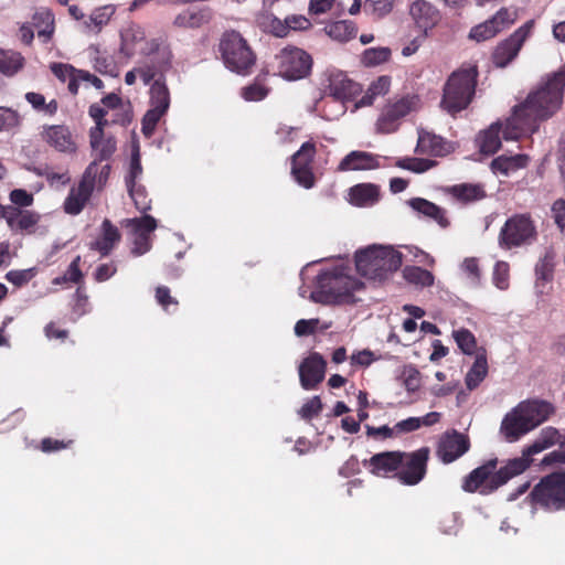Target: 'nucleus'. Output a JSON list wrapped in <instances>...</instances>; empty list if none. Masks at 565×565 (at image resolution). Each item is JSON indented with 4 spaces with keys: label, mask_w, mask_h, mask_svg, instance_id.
Masks as SVG:
<instances>
[{
    "label": "nucleus",
    "mask_w": 565,
    "mask_h": 565,
    "mask_svg": "<svg viewBox=\"0 0 565 565\" xmlns=\"http://www.w3.org/2000/svg\"><path fill=\"white\" fill-rule=\"evenodd\" d=\"M564 94L565 64L558 71L545 75L524 100L512 108L503 129V138L518 140L539 131L542 122L553 118L562 109Z\"/></svg>",
    "instance_id": "1"
},
{
    "label": "nucleus",
    "mask_w": 565,
    "mask_h": 565,
    "mask_svg": "<svg viewBox=\"0 0 565 565\" xmlns=\"http://www.w3.org/2000/svg\"><path fill=\"white\" fill-rule=\"evenodd\" d=\"M497 466L498 459L493 458L473 469L465 478L462 489L469 493L490 494L527 469L525 459H510L505 466L498 470Z\"/></svg>",
    "instance_id": "2"
},
{
    "label": "nucleus",
    "mask_w": 565,
    "mask_h": 565,
    "mask_svg": "<svg viewBox=\"0 0 565 565\" xmlns=\"http://www.w3.org/2000/svg\"><path fill=\"white\" fill-rule=\"evenodd\" d=\"M479 71L472 63H463L447 78L440 107L451 116L468 108L476 95Z\"/></svg>",
    "instance_id": "3"
},
{
    "label": "nucleus",
    "mask_w": 565,
    "mask_h": 565,
    "mask_svg": "<svg viewBox=\"0 0 565 565\" xmlns=\"http://www.w3.org/2000/svg\"><path fill=\"white\" fill-rule=\"evenodd\" d=\"M403 254L393 246L372 244L355 250V271L374 281H383L397 271Z\"/></svg>",
    "instance_id": "4"
},
{
    "label": "nucleus",
    "mask_w": 565,
    "mask_h": 565,
    "mask_svg": "<svg viewBox=\"0 0 565 565\" xmlns=\"http://www.w3.org/2000/svg\"><path fill=\"white\" fill-rule=\"evenodd\" d=\"M215 53L228 71L242 76L253 72L257 60L248 41L234 29L225 30L221 34Z\"/></svg>",
    "instance_id": "5"
},
{
    "label": "nucleus",
    "mask_w": 565,
    "mask_h": 565,
    "mask_svg": "<svg viewBox=\"0 0 565 565\" xmlns=\"http://www.w3.org/2000/svg\"><path fill=\"white\" fill-rule=\"evenodd\" d=\"M353 277L351 268L337 265L321 270L317 276V288L311 298L321 303H341L352 301Z\"/></svg>",
    "instance_id": "6"
},
{
    "label": "nucleus",
    "mask_w": 565,
    "mask_h": 565,
    "mask_svg": "<svg viewBox=\"0 0 565 565\" xmlns=\"http://www.w3.org/2000/svg\"><path fill=\"white\" fill-rule=\"evenodd\" d=\"M111 171L110 164H100L92 161L85 169L78 184L71 188L63 209L66 214L78 215L92 198L95 189L103 190L108 182Z\"/></svg>",
    "instance_id": "7"
},
{
    "label": "nucleus",
    "mask_w": 565,
    "mask_h": 565,
    "mask_svg": "<svg viewBox=\"0 0 565 565\" xmlns=\"http://www.w3.org/2000/svg\"><path fill=\"white\" fill-rule=\"evenodd\" d=\"M532 503L546 511L565 510V471L543 477L532 489Z\"/></svg>",
    "instance_id": "8"
},
{
    "label": "nucleus",
    "mask_w": 565,
    "mask_h": 565,
    "mask_svg": "<svg viewBox=\"0 0 565 565\" xmlns=\"http://www.w3.org/2000/svg\"><path fill=\"white\" fill-rule=\"evenodd\" d=\"M537 231L534 221L527 213L514 214L509 217L499 233V245L510 249L531 244L536 239Z\"/></svg>",
    "instance_id": "9"
},
{
    "label": "nucleus",
    "mask_w": 565,
    "mask_h": 565,
    "mask_svg": "<svg viewBox=\"0 0 565 565\" xmlns=\"http://www.w3.org/2000/svg\"><path fill=\"white\" fill-rule=\"evenodd\" d=\"M170 107V92L166 79L157 78L150 86V109L141 121V131L146 137H151L159 120Z\"/></svg>",
    "instance_id": "10"
},
{
    "label": "nucleus",
    "mask_w": 565,
    "mask_h": 565,
    "mask_svg": "<svg viewBox=\"0 0 565 565\" xmlns=\"http://www.w3.org/2000/svg\"><path fill=\"white\" fill-rule=\"evenodd\" d=\"M430 456L428 447H422L415 451H402V462L396 472V479L404 486L418 484L427 473V466Z\"/></svg>",
    "instance_id": "11"
},
{
    "label": "nucleus",
    "mask_w": 565,
    "mask_h": 565,
    "mask_svg": "<svg viewBox=\"0 0 565 565\" xmlns=\"http://www.w3.org/2000/svg\"><path fill=\"white\" fill-rule=\"evenodd\" d=\"M417 102L418 97L415 95H406L397 99H390L377 118V131L382 134L396 131L401 120L416 108Z\"/></svg>",
    "instance_id": "12"
},
{
    "label": "nucleus",
    "mask_w": 565,
    "mask_h": 565,
    "mask_svg": "<svg viewBox=\"0 0 565 565\" xmlns=\"http://www.w3.org/2000/svg\"><path fill=\"white\" fill-rule=\"evenodd\" d=\"M533 28L534 20H529L509 38L498 43L491 55L494 66L500 68L508 66L518 56L524 42L531 35Z\"/></svg>",
    "instance_id": "13"
},
{
    "label": "nucleus",
    "mask_w": 565,
    "mask_h": 565,
    "mask_svg": "<svg viewBox=\"0 0 565 565\" xmlns=\"http://www.w3.org/2000/svg\"><path fill=\"white\" fill-rule=\"evenodd\" d=\"M278 73L284 78L296 81L309 75L312 66L311 56L301 49L286 47L277 55Z\"/></svg>",
    "instance_id": "14"
},
{
    "label": "nucleus",
    "mask_w": 565,
    "mask_h": 565,
    "mask_svg": "<svg viewBox=\"0 0 565 565\" xmlns=\"http://www.w3.org/2000/svg\"><path fill=\"white\" fill-rule=\"evenodd\" d=\"M39 136L42 142L57 152L65 154L77 152V138L65 124L43 125Z\"/></svg>",
    "instance_id": "15"
},
{
    "label": "nucleus",
    "mask_w": 565,
    "mask_h": 565,
    "mask_svg": "<svg viewBox=\"0 0 565 565\" xmlns=\"http://www.w3.org/2000/svg\"><path fill=\"white\" fill-rule=\"evenodd\" d=\"M115 12L116 8L113 4L95 8L89 15H86L76 4L68 7L70 15L81 23L79 28L85 34H98L109 23Z\"/></svg>",
    "instance_id": "16"
},
{
    "label": "nucleus",
    "mask_w": 565,
    "mask_h": 565,
    "mask_svg": "<svg viewBox=\"0 0 565 565\" xmlns=\"http://www.w3.org/2000/svg\"><path fill=\"white\" fill-rule=\"evenodd\" d=\"M516 20V12L501 8L487 21L475 25L469 32V39L482 42L494 38L501 31L510 28Z\"/></svg>",
    "instance_id": "17"
},
{
    "label": "nucleus",
    "mask_w": 565,
    "mask_h": 565,
    "mask_svg": "<svg viewBox=\"0 0 565 565\" xmlns=\"http://www.w3.org/2000/svg\"><path fill=\"white\" fill-rule=\"evenodd\" d=\"M469 448L470 440L468 436L454 429L440 437L437 456L444 463H450L465 455Z\"/></svg>",
    "instance_id": "18"
},
{
    "label": "nucleus",
    "mask_w": 565,
    "mask_h": 565,
    "mask_svg": "<svg viewBox=\"0 0 565 565\" xmlns=\"http://www.w3.org/2000/svg\"><path fill=\"white\" fill-rule=\"evenodd\" d=\"M172 66V54L169 50H158L153 55L149 56L147 61L137 66L138 76L142 79L145 85H149L152 81L158 78L166 79L167 73Z\"/></svg>",
    "instance_id": "19"
},
{
    "label": "nucleus",
    "mask_w": 565,
    "mask_h": 565,
    "mask_svg": "<svg viewBox=\"0 0 565 565\" xmlns=\"http://www.w3.org/2000/svg\"><path fill=\"white\" fill-rule=\"evenodd\" d=\"M327 362L318 352L310 353L299 365L300 384L305 390H315L324 380Z\"/></svg>",
    "instance_id": "20"
},
{
    "label": "nucleus",
    "mask_w": 565,
    "mask_h": 565,
    "mask_svg": "<svg viewBox=\"0 0 565 565\" xmlns=\"http://www.w3.org/2000/svg\"><path fill=\"white\" fill-rule=\"evenodd\" d=\"M533 430L524 415L519 411L518 405L512 408L502 419L500 433L509 443L519 440L522 436Z\"/></svg>",
    "instance_id": "21"
},
{
    "label": "nucleus",
    "mask_w": 565,
    "mask_h": 565,
    "mask_svg": "<svg viewBox=\"0 0 565 565\" xmlns=\"http://www.w3.org/2000/svg\"><path fill=\"white\" fill-rule=\"evenodd\" d=\"M518 407L532 429L547 420L555 412L554 406L550 402L537 398L520 402Z\"/></svg>",
    "instance_id": "22"
},
{
    "label": "nucleus",
    "mask_w": 565,
    "mask_h": 565,
    "mask_svg": "<svg viewBox=\"0 0 565 565\" xmlns=\"http://www.w3.org/2000/svg\"><path fill=\"white\" fill-rule=\"evenodd\" d=\"M330 96L340 103V110H347V103L353 102V83L342 71L332 72L329 76Z\"/></svg>",
    "instance_id": "23"
},
{
    "label": "nucleus",
    "mask_w": 565,
    "mask_h": 565,
    "mask_svg": "<svg viewBox=\"0 0 565 565\" xmlns=\"http://www.w3.org/2000/svg\"><path fill=\"white\" fill-rule=\"evenodd\" d=\"M214 11L210 7L186 9L175 15L173 25L180 29H200L212 22Z\"/></svg>",
    "instance_id": "24"
},
{
    "label": "nucleus",
    "mask_w": 565,
    "mask_h": 565,
    "mask_svg": "<svg viewBox=\"0 0 565 565\" xmlns=\"http://www.w3.org/2000/svg\"><path fill=\"white\" fill-rule=\"evenodd\" d=\"M40 214L34 211L9 205L6 222L10 230L14 232L31 234L34 233V228L40 222Z\"/></svg>",
    "instance_id": "25"
},
{
    "label": "nucleus",
    "mask_w": 565,
    "mask_h": 565,
    "mask_svg": "<svg viewBox=\"0 0 565 565\" xmlns=\"http://www.w3.org/2000/svg\"><path fill=\"white\" fill-rule=\"evenodd\" d=\"M402 451H384L370 459V470L379 477H395L402 462Z\"/></svg>",
    "instance_id": "26"
},
{
    "label": "nucleus",
    "mask_w": 565,
    "mask_h": 565,
    "mask_svg": "<svg viewBox=\"0 0 565 565\" xmlns=\"http://www.w3.org/2000/svg\"><path fill=\"white\" fill-rule=\"evenodd\" d=\"M100 235L89 244L92 250H96L102 257L108 256L115 246L120 242L121 234L110 220L105 218L102 223Z\"/></svg>",
    "instance_id": "27"
},
{
    "label": "nucleus",
    "mask_w": 565,
    "mask_h": 565,
    "mask_svg": "<svg viewBox=\"0 0 565 565\" xmlns=\"http://www.w3.org/2000/svg\"><path fill=\"white\" fill-rule=\"evenodd\" d=\"M409 13L416 25L425 33L433 29L439 21V11L426 0H416L411 6Z\"/></svg>",
    "instance_id": "28"
},
{
    "label": "nucleus",
    "mask_w": 565,
    "mask_h": 565,
    "mask_svg": "<svg viewBox=\"0 0 565 565\" xmlns=\"http://www.w3.org/2000/svg\"><path fill=\"white\" fill-rule=\"evenodd\" d=\"M407 204L418 214L435 221L441 228L450 226L447 211L437 204L423 198H413L407 201Z\"/></svg>",
    "instance_id": "29"
},
{
    "label": "nucleus",
    "mask_w": 565,
    "mask_h": 565,
    "mask_svg": "<svg viewBox=\"0 0 565 565\" xmlns=\"http://www.w3.org/2000/svg\"><path fill=\"white\" fill-rule=\"evenodd\" d=\"M449 143L443 137L428 131H420L415 152L433 157H444L449 153Z\"/></svg>",
    "instance_id": "30"
},
{
    "label": "nucleus",
    "mask_w": 565,
    "mask_h": 565,
    "mask_svg": "<svg viewBox=\"0 0 565 565\" xmlns=\"http://www.w3.org/2000/svg\"><path fill=\"white\" fill-rule=\"evenodd\" d=\"M488 374V362L486 350L481 349L477 352L476 360L468 371L465 382L466 386L472 391L477 388Z\"/></svg>",
    "instance_id": "31"
},
{
    "label": "nucleus",
    "mask_w": 565,
    "mask_h": 565,
    "mask_svg": "<svg viewBox=\"0 0 565 565\" xmlns=\"http://www.w3.org/2000/svg\"><path fill=\"white\" fill-rule=\"evenodd\" d=\"M391 87V77L386 75H382L377 77L375 81L371 83L366 93L362 96L361 99L355 100V110L360 107L372 106L374 100L384 96L388 93Z\"/></svg>",
    "instance_id": "32"
},
{
    "label": "nucleus",
    "mask_w": 565,
    "mask_h": 565,
    "mask_svg": "<svg viewBox=\"0 0 565 565\" xmlns=\"http://www.w3.org/2000/svg\"><path fill=\"white\" fill-rule=\"evenodd\" d=\"M450 194L462 203H472L487 196L486 190L481 184L461 183L449 189Z\"/></svg>",
    "instance_id": "33"
},
{
    "label": "nucleus",
    "mask_w": 565,
    "mask_h": 565,
    "mask_svg": "<svg viewBox=\"0 0 565 565\" xmlns=\"http://www.w3.org/2000/svg\"><path fill=\"white\" fill-rule=\"evenodd\" d=\"M32 21L34 26L39 29V39H41L44 43L51 41L55 31V20L52 11L49 9L36 11L32 17Z\"/></svg>",
    "instance_id": "34"
},
{
    "label": "nucleus",
    "mask_w": 565,
    "mask_h": 565,
    "mask_svg": "<svg viewBox=\"0 0 565 565\" xmlns=\"http://www.w3.org/2000/svg\"><path fill=\"white\" fill-rule=\"evenodd\" d=\"M381 200V189L374 183L355 184V207H372Z\"/></svg>",
    "instance_id": "35"
},
{
    "label": "nucleus",
    "mask_w": 565,
    "mask_h": 565,
    "mask_svg": "<svg viewBox=\"0 0 565 565\" xmlns=\"http://www.w3.org/2000/svg\"><path fill=\"white\" fill-rule=\"evenodd\" d=\"M501 124H492L487 130L479 136L480 151L484 154H493L501 147Z\"/></svg>",
    "instance_id": "36"
},
{
    "label": "nucleus",
    "mask_w": 565,
    "mask_h": 565,
    "mask_svg": "<svg viewBox=\"0 0 565 565\" xmlns=\"http://www.w3.org/2000/svg\"><path fill=\"white\" fill-rule=\"evenodd\" d=\"M50 70L60 81L65 82L68 79L67 88L72 95H76L78 93L79 84L77 73L79 70L65 63H52L50 65Z\"/></svg>",
    "instance_id": "37"
},
{
    "label": "nucleus",
    "mask_w": 565,
    "mask_h": 565,
    "mask_svg": "<svg viewBox=\"0 0 565 565\" xmlns=\"http://www.w3.org/2000/svg\"><path fill=\"white\" fill-rule=\"evenodd\" d=\"M527 156L516 154L512 157L500 156L492 160L491 168L494 172L509 174L511 171L524 168L527 164Z\"/></svg>",
    "instance_id": "38"
},
{
    "label": "nucleus",
    "mask_w": 565,
    "mask_h": 565,
    "mask_svg": "<svg viewBox=\"0 0 565 565\" xmlns=\"http://www.w3.org/2000/svg\"><path fill=\"white\" fill-rule=\"evenodd\" d=\"M557 434L558 433L556 429H547L546 431H544V436L542 438L535 440L532 445L524 448L522 457H518L516 459H525L529 468L532 461L531 457L554 445V443L556 441Z\"/></svg>",
    "instance_id": "39"
},
{
    "label": "nucleus",
    "mask_w": 565,
    "mask_h": 565,
    "mask_svg": "<svg viewBox=\"0 0 565 565\" xmlns=\"http://www.w3.org/2000/svg\"><path fill=\"white\" fill-rule=\"evenodd\" d=\"M23 66L24 57L19 52L0 50V73L6 76H13Z\"/></svg>",
    "instance_id": "40"
},
{
    "label": "nucleus",
    "mask_w": 565,
    "mask_h": 565,
    "mask_svg": "<svg viewBox=\"0 0 565 565\" xmlns=\"http://www.w3.org/2000/svg\"><path fill=\"white\" fill-rule=\"evenodd\" d=\"M88 114L95 121V126L89 130V143L94 145L104 134L105 128L109 125V120L105 118L107 114L106 109L99 104H92Z\"/></svg>",
    "instance_id": "41"
},
{
    "label": "nucleus",
    "mask_w": 565,
    "mask_h": 565,
    "mask_svg": "<svg viewBox=\"0 0 565 565\" xmlns=\"http://www.w3.org/2000/svg\"><path fill=\"white\" fill-rule=\"evenodd\" d=\"M266 74L260 73L255 81L242 88V97L248 102L263 100L269 93V88L265 85Z\"/></svg>",
    "instance_id": "42"
},
{
    "label": "nucleus",
    "mask_w": 565,
    "mask_h": 565,
    "mask_svg": "<svg viewBox=\"0 0 565 565\" xmlns=\"http://www.w3.org/2000/svg\"><path fill=\"white\" fill-rule=\"evenodd\" d=\"M403 276L409 284L420 287H430L434 285L435 280L434 275L429 270L418 266L405 267L403 269Z\"/></svg>",
    "instance_id": "43"
},
{
    "label": "nucleus",
    "mask_w": 565,
    "mask_h": 565,
    "mask_svg": "<svg viewBox=\"0 0 565 565\" xmlns=\"http://www.w3.org/2000/svg\"><path fill=\"white\" fill-rule=\"evenodd\" d=\"M326 32L335 41L348 42L353 34V26L349 20H339L328 24Z\"/></svg>",
    "instance_id": "44"
},
{
    "label": "nucleus",
    "mask_w": 565,
    "mask_h": 565,
    "mask_svg": "<svg viewBox=\"0 0 565 565\" xmlns=\"http://www.w3.org/2000/svg\"><path fill=\"white\" fill-rule=\"evenodd\" d=\"M390 57L391 50L388 47H370L362 53L361 63L364 66L372 67L387 62Z\"/></svg>",
    "instance_id": "45"
},
{
    "label": "nucleus",
    "mask_w": 565,
    "mask_h": 565,
    "mask_svg": "<svg viewBox=\"0 0 565 565\" xmlns=\"http://www.w3.org/2000/svg\"><path fill=\"white\" fill-rule=\"evenodd\" d=\"M452 338L462 353L470 355L476 352L477 340L470 330L466 328L454 330Z\"/></svg>",
    "instance_id": "46"
},
{
    "label": "nucleus",
    "mask_w": 565,
    "mask_h": 565,
    "mask_svg": "<svg viewBox=\"0 0 565 565\" xmlns=\"http://www.w3.org/2000/svg\"><path fill=\"white\" fill-rule=\"evenodd\" d=\"M536 285L548 282L554 276V255L546 253L535 265Z\"/></svg>",
    "instance_id": "47"
},
{
    "label": "nucleus",
    "mask_w": 565,
    "mask_h": 565,
    "mask_svg": "<svg viewBox=\"0 0 565 565\" xmlns=\"http://www.w3.org/2000/svg\"><path fill=\"white\" fill-rule=\"evenodd\" d=\"M128 193L132 199L135 206L140 212L145 213L151 207V201L148 199L147 191L143 185L135 183L126 184Z\"/></svg>",
    "instance_id": "48"
},
{
    "label": "nucleus",
    "mask_w": 565,
    "mask_h": 565,
    "mask_svg": "<svg viewBox=\"0 0 565 565\" xmlns=\"http://www.w3.org/2000/svg\"><path fill=\"white\" fill-rule=\"evenodd\" d=\"M402 169L409 170L415 173H423L437 166V161L425 158H404L396 162Z\"/></svg>",
    "instance_id": "49"
},
{
    "label": "nucleus",
    "mask_w": 565,
    "mask_h": 565,
    "mask_svg": "<svg viewBox=\"0 0 565 565\" xmlns=\"http://www.w3.org/2000/svg\"><path fill=\"white\" fill-rule=\"evenodd\" d=\"M315 154V142L307 141L302 143L300 149L291 157V167L312 166Z\"/></svg>",
    "instance_id": "50"
},
{
    "label": "nucleus",
    "mask_w": 565,
    "mask_h": 565,
    "mask_svg": "<svg viewBox=\"0 0 565 565\" xmlns=\"http://www.w3.org/2000/svg\"><path fill=\"white\" fill-rule=\"evenodd\" d=\"M93 150L97 151L98 159H95L98 163L103 160L111 158L116 151V140L113 137L104 138V134L98 138L97 142L90 143Z\"/></svg>",
    "instance_id": "51"
},
{
    "label": "nucleus",
    "mask_w": 565,
    "mask_h": 565,
    "mask_svg": "<svg viewBox=\"0 0 565 565\" xmlns=\"http://www.w3.org/2000/svg\"><path fill=\"white\" fill-rule=\"evenodd\" d=\"M127 225L131 226L135 234L150 235L157 228V221L151 215H143L127 220Z\"/></svg>",
    "instance_id": "52"
},
{
    "label": "nucleus",
    "mask_w": 565,
    "mask_h": 565,
    "mask_svg": "<svg viewBox=\"0 0 565 565\" xmlns=\"http://www.w3.org/2000/svg\"><path fill=\"white\" fill-rule=\"evenodd\" d=\"M81 256L77 255L70 264L68 268L66 269L65 274L62 277H57L53 280V284H61V282H73V284H81L83 281V273L81 270Z\"/></svg>",
    "instance_id": "53"
},
{
    "label": "nucleus",
    "mask_w": 565,
    "mask_h": 565,
    "mask_svg": "<svg viewBox=\"0 0 565 565\" xmlns=\"http://www.w3.org/2000/svg\"><path fill=\"white\" fill-rule=\"evenodd\" d=\"M291 175L305 189H311L316 183L312 166L291 167Z\"/></svg>",
    "instance_id": "54"
},
{
    "label": "nucleus",
    "mask_w": 565,
    "mask_h": 565,
    "mask_svg": "<svg viewBox=\"0 0 565 565\" xmlns=\"http://www.w3.org/2000/svg\"><path fill=\"white\" fill-rule=\"evenodd\" d=\"M38 274V269L35 267L28 269H13L6 274V279L20 288L25 286L29 281H31Z\"/></svg>",
    "instance_id": "55"
},
{
    "label": "nucleus",
    "mask_w": 565,
    "mask_h": 565,
    "mask_svg": "<svg viewBox=\"0 0 565 565\" xmlns=\"http://www.w3.org/2000/svg\"><path fill=\"white\" fill-rule=\"evenodd\" d=\"M142 174V166L139 146H135L131 151L129 171L125 177V183H135Z\"/></svg>",
    "instance_id": "56"
},
{
    "label": "nucleus",
    "mask_w": 565,
    "mask_h": 565,
    "mask_svg": "<svg viewBox=\"0 0 565 565\" xmlns=\"http://www.w3.org/2000/svg\"><path fill=\"white\" fill-rule=\"evenodd\" d=\"M21 124L20 115L17 110L8 107H0V132L10 131Z\"/></svg>",
    "instance_id": "57"
},
{
    "label": "nucleus",
    "mask_w": 565,
    "mask_h": 565,
    "mask_svg": "<svg viewBox=\"0 0 565 565\" xmlns=\"http://www.w3.org/2000/svg\"><path fill=\"white\" fill-rule=\"evenodd\" d=\"M509 264L498 262L493 270V284L501 290L509 288Z\"/></svg>",
    "instance_id": "58"
},
{
    "label": "nucleus",
    "mask_w": 565,
    "mask_h": 565,
    "mask_svg": "<svg viewBox=\"0 0 565 565\" xmlns=\"http://www.w3.org/2000/svg\"><path fill=\"white\" fill-rule=\"evenodd\" d=\"M11 204L18 209H24L33 204V194L24 189H14L9 194Z\"/></svg>",
    "instance_id": "59"
},
{
    "label": "nucleus",
    "mask_w": 565,
    "mask_h": 565,
    "mask_svg": "<svg viewBox=\"0 0 565 565\" xmlns=\"http://www.w3.org/2000/svg\"><path fill=\"white\" fill-rule=\"evenodd\" d=\"M269 33L277 38H284L288 35L286 19L280 20L275 15H267L263 23Z\"/></svg>",
    "instance_id": "60"
},
{
    "label": "nucleus",
    "mask_w": 565,
    "mask_h": 565,
    "mask_svg": "<svg viewBox=\"0 0 565 565\" xmlns=\"http://www.w3.org/2000/svg\"><path fill=\"white\" fill-rule=\"evenodd\" d=\"M334 6L341 9V11L344 10L341 2H337V0H310L309 1V13L313 15H319L327 13L330 11Z\"/></svg>",
    "instance_id": "61"
},
{
    "label": "nucleus",
    "mask_w": 565,
    "mask_h": 565,
    "mask_svg": "<svg viewBox=\"0 0 565 565\" xmlns=\"http://www.w3.org/2000/svg\"><path fill=\"white\" fill-rule=\"evenodd\" d=\"M322 409V403L319 396H313L308 402H306L299 411L300 416L310 420L313 417L318 416Z\"/></svg>",
    "instance_id": "62"
},
{
    "label": "nucleus",
    "mask_w": 565,
    "mask_h": 565,
    "mask_svg": "<svg viewBox=\"0 0 565 565\" xmlns=\"http://www.w3.org/2000/svg\"><path fill=\"white\" fill-rule=\"evenodd\" d=\"M552 218L557 228L565 234V199H557L551 207Z\"/></svg>",
    "instance_id": "63"
},
{
    "label": "nucleus",
    "mask_w": 565,
    "mask_h": 565,
    "mask_svg": "<svg viewBox=\"0 0 565 565\" xmlns=\"http://www.w3.org/2000/svg\"><path fill=\"white\" fill-rule=\"evenodd\" d=\"M404 384L407 391L414 392L420 385V372L415 366H406L403 372Z\"/></svg>",
    "instance_id": "64"
}]
</instances>
